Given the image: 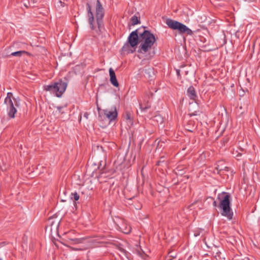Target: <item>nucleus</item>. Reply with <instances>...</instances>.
<instances>
[{
    "label": "nucleus",
    "instance_id": "obj_22",
    "mask_svg": "<svg viewBox=\"0 0 260 260\" xmlns=\"http://www.w3.org/2000/svg\"><path fill=\"white\" fill-rule=\"evenodd\" d=\"M124 118L127 121H128V120H129L130 121H132L131 116V114L129 112H126L125 115L124 116Z\"/></svg>",
    "mask_w": 260,
    "mask_h": 260
},
{
    "label": "nucleus",
    "instance_id": "obj_8",
    "mask_svg": "<svg viewBox=\"0 0 260 260\" xmlns=\"http://www.w3.org/2000/svg\"><path fill=\"white\" fill-rule=\"evenodd\" d=\"M99 110V117L101 120H108L109 121L115 120L118 115L117 111L115 107H113L111 109H105L103 111Z\"/></svg>",
    "mask_w": 260,
    "mask_h": 260
},
{
    "label": "nucleus",
    "instance_id": "obj_17",
    "mask_svg": "<svg viewBox=\"0 0 260 260\" xmlns=\"http://www.w3.org/2000/svg\"><path fill=\"white\" fill-rule=\"evenodd\" d=\"M137 255L144 260H146L147 255L144 252L140 251H138L136 253Z\"/></svg>",
    "mask_w": 260,
    "mask_h": 260
},
{
    "label": "nucleus",
    "instance_id": "obj_9",
    "mask_svg": "<svg viewBox=\"0 0 260 260\" xmlns=\"http://www.w3.org/2000/svg\"><path fill=\"white\" fill-rule=\"evenodd\" d=\"M152 93H146L139 100V106L142 111H145L151 107L150 99Z\"/></svg>",
    "mask_w": 260,
    "mask_h": 260
},
{
    "label": "nucleus",
    "instance_id": "obj_7",
    "mask_svg": "<svg viewBox=\"0 0 260 260\" xmlns=\"http://www.w3.org/2000/svg\"><path fill=\"white\" fill-rule=\"evenodd\" d=\"M166 24L168 27L174 30H177L180 33H186L187 35H192V31L185 25L170 18L167 19Z\"/></svg>",
    "mask_w": 260,
    "mask_h": 260
},
{
    "label": "nucleus",
    "instance_id": "obj_14",
    "mask_svg": "<svg viewBox=\"0 0 260 260\" xmlns=\"http://www.w3.org/2000/svg\"><path fill=\"white\" fill-rule=\"evenodd\" d=\"M109 75L111 84L115 87H118L119 83L117 80L115 73L112 68H110L109 69Z\"/></svg>",
    "mask_w": 260,
    "mask_h": 260
},
{
    "label": "nucleus",
    "instance_id": "obj_20",
    "mask_svg": "<svg viewBox=\"0 0 260 260\" xmlns=\"http://www.w3.org/2000/svg\"><path fill=\"white\" fill-rule=\"evenodd\" d=\"M26 53L27 52L25 51H19L12 53L11 55L15 56H20L22 54Z\"/></svg>",
    "mask_w": 260,
    "mask_h": 260
},
{
    "label": "nucleus",
    "instance_id": "obj_12",
    "mask_svg": "<svg viewBox=\"0 0 260 260\" xmlns=\"http://www.w3.org/2000/svg\"><path fill=\"white\" fill-rule=\"evenodd\" d=\"M60 220L57 219H54L53 218H49L48 219V224L51 227V231L53 230H57L59 228V224Z\"/></svg>",
    "mask_w": 260,
    "mask_h": 260
},
{
    "label": "nucleus",
    "instance_id": "obj_24",
    "mask_svg": "<svg viewBox=\"0 0 260 260\" xmlns=\"http://www.w3.org/2000/svg\"><path fill=\"white\" fill-rule=\"evenodd\" d=\"M197 115V111H195L193 113H189V115L190 116H195V115Z\"/></svg>",
    "mask_w": 260,
    "mask_h": 260
},
{
    "label": "nucleus",
    "instance_id": "obj_16",
    "mask_svg": "<svg viewBox=\"0 0 260 260\" xmlns=\"http://www.w3.org/2000/svg\"><path fill=\"white\" fill-rule=\"evenodd\" d=\"M153 120L157 122L158 124H162L164 122V118L160 115H157L153 117Z\"/></svg>",
    "mask_w": 260,
    "mask_h": 260
},
{
    "label": "nucleus",
    "instance_id": "obj_25",
    "mask_svg": "<svg viewBox=\"0 0 260 260\" xmlns=\"http://www.w3.org/2000/svg\"><path fill=\"white\" fill-rule=\"evenodd\" d=\"M83 116H84V117L85 118L87 119V118H88V116H89V114H88L87 112H85V113L84 114V115H83Z\"/></svg>",
    "mask_w": 260,
    "mask_h": 260
},
{
    "label": "nucleus",
    "instance_id": "obj_21",
    "mask_svg": "<svg viewBox=\"0 0 260 260\" xmlns=\"http://www.w3.org/2000/svg\"><path fill=\"white\" fill-rule=\"evenodd\" d=\"M71 195H72V198L74 199V200L75 201H78L79 200V196L76 192L72 193Z\"/></svg>",
    "mask_w": 260,
    "mask_h": 260
},
{
    "label": "nucleus",
    "instance_id": "obj_23",
    "mask_svg": "<svg viewBox=\"0 0 260 260\" xmlns=\"http://www.w3.org/2000/svg\"><path fill=\"white\" fill-rule=\"evenodd\" d=\"M233 154L234 155L235 157H238L241 156L242 155V153L240 152H238L237 150H234L233 152Z\"/></svg>",
    "mask_w": 260,
    "mask_h": 260
},
{
    "label": "nucleus",
    "instance_id": "obj_11",
    "mask_svg": "<svg viewBox=\"0 0 260 260\" xmlns=\"http://www.w3.org/2000/svg\"><path fill=\"white\" fill-rule=\"evenodd\" d=\"M121 223H117L120 231L124 234H129L131 231V227L123 219H119Z\"/></svg>",
    "mask_w": 260,
    "mask_h": 260
},
{
    "label": "nucleus",
    "instance_id": "obj_30",
    "mask_svg": "<svg viewBox=\"0 0 260 260\" xmlns=\"http://www.w3.org/2000/svg\"><path fill=\"white\" fill-rule=\"evenodd\" d=\"M160 161H158L157 162V163H156V165H159V163H160Z\"/></svg>",
    "mask_w": 260,
    "mask_h": 260
},
{
    "label": "nucleus",
    "instance_id": "obj_32",
    "mask_svg": "<svg viewBox=\"0 0 260 260\" xmlns=\"http://www.w3.org/2000/svg\"><path fill=\"white\" fill-rule=\"evenodd\" d=\"M188 131H189V132H193V130H192V129H188Z\"/></svg>",
    "mask_w": 260,
    "mask_h": 260
},
{
    "label": "nucleus",
    "instance_id": "obj_10",
    "mask_svg": "<svg viewBox=\"0 0 260 260\" xmlns=\"http://www.w3.org/2000/svg\"><path fill=\"white\" fill-rule=\"evenodd\" d=\"M86 240V239L82 238H78L72 237L70 236V233L68 234L67 239L66 240V242L70 245H77L81 243H83Z\"/></svg>",
    "mask_w": 260,
    "mask_h": 260
},
{
    "label": "nucleus",
    "instance_id": "obj_1",
    "mask_svg": "<svg viewBox=\"0 0 260 260\" xmlns=\"http://www.w3.org/2000/svg\"><path fill=\"white\" fill-rule=\"evenodd\" d=\"M87 15L88 17V22L90 28L94 30L96 34L100 35L103 29L104 25L103 19L104 16V8L99 0L96 1L95 18L96 21L94 20L93 15L91 12V6L89 4H86Z\"/></svg>",
    "mask_w": 260,
    "mask_h": 260
},
{
    "label": "nucleus",
    "instance_id": "obj_4",
    "mask_svg": "<svg viewBox=\"0 0 260 260\" xmlns=\"http://www.w3.org/2000/svg\"><path fill=\"white\" fill-rule=\"evenodd\" d=\"M67 87V83L59 80L57 82H52L49 85H45L43 89L46 91H49L51 93L55 94L57 97H61Z\"/></svg>",
    "mask_w": 260,
    "mask_h": 260
},
{
    "label": "nucleus",
    "instance_id": "obj_18",
    "mask_svg": "<svg viewBox=\"0 0 260 260\" xmlns=\"http://www.w3.org/2000/svg\"><path fill=\"white\" fill-rule=\"evenodd\" d=\"M131 20L133 25H135L140 23L139 20L136 16H133L131 18Z\"/></svg>",
    "mask_w": 260,
    "mask_h": 260
},
{
    "label": "nucleus",
    "instance_id": "obj_29",
    "mask_svg": "<svg viewBox=\"0 0 260 260\" xmlns=\"http://www.w3.org/2000/svg\"><path fill=\"white\" fill-rule=\"evenodd\" d=\"M31 2L33 3V4H35V3H36V0H31Z\"/></svg>",
    "mask_w": 260,
    "mask_h": 260
},
{
    "label": "nucleus",
    "instance_id": "obj_36",
    "mask_svg": "<svg viewBox=\"0 0 260 260\" xmlns=\"http://www.w3.org/2000/svg\"><path fill=\"white\" fill-rule=\"evenodd\" d=\"M0 260H2L1 258H0Z\"/></svg>",
    "mask_w": 260,
    "mask_h": 260
},
{
    "label": "nucleus",
    "instance_id": "obj_33",
    "mask_svg": "<svg viewBox=\"0 0 260 260\" xmlns=\"http://www.w3.org/2000/svg\"><path fill=\"white\" fill-rule=\"evenodd\" d=\"M60 4H61V6H62V2H61V1H60Z\"/></svg>",
    "mask_w": 260,
    "mask_h": 260
},
{
    "label": "nucleus",
    "instance_id": "obj_19",
    "mask_svg": "<svg viewBox=\"0 0 260 260\" xmlns=\"http://www.w3.org/2000/svg\"><path fill=\"white\" fill-rule=\"evenodd\" d=\"M62 107H57L56 108V110L55 111V114L57 116H59L60 115L64 113V111H62Z\"/></svg>",
    "mask_w": 260,
    "mask_h": 260
},
{
    "label": "nucleus",
    "instance_id": "obj_13",
    "mask_svg": "<svg viewBox=\"0 0 260 260\" xmlns=\"http://www.w3.org/2000/svg\"><path fill=\"white\" fill-rule=\"evenodd\" d=\"M223 164L224 162L222 161H219L215 168L217 173L220 175H222V173H223L224 172H228L230 170L229 167L224 166Z\"/></svg>",
    "mask_w": 260,
    "mask_h": 260
},
{
    "label": "nucleus",
    "instance_id": "obj_28",
    "mask_svg": "<svg viewBox=\"0 0 260 260\" xmlns=\"http://www.w3.org/2000/svg\"><path fill=\"white\" fill-rule=\"evenodd\" d=\"M6 244L5 242H2L0 243V246H3Z\"/></svg>",
    "mask_w": 260,
    "mask_h": 260
},
{
    "label": "nucleus",
    "instance_id": "obj_6",
    "mask_svg": "<svg viewBox=\"0 0 260 260\" xmlns=\"http://www.w3.org/2000/svg\"><path fill=\"white\" fill-rule=\"evenodd\" d=\"M224 197L220 201L219 207L222 209L221 214L231 219L233 217V212L230 207V195L226 192H222Z\"/></svg>",
    "mask_w": 260,
    "mask_h": 260
},
{
    "label": "nucleus",
    "instance_id": "obj_2",
    "mask_svg": "<svg viewBox=\"0 0 260 260\" xmlns=\"http://www.w3.org/2000/svg\"><path fill=\"white\" fill-rule=\"evenodd\" d=\"M140 35V46L138 52L146 53L150 50L154 44L156 39L153 34L149 31L144 30Z\"/></svg>",
    "mask_w": 260,
    "mask_h": 260
},
{
    "label": "nucleus",
    "instance_id": "obj_27",
    "mask_svg": "<svg viewBox=\"0 0 260 260\" xmlns=\"http://www.w3.org/2000/svg\"><path fill=\"white\" fill-rule=\"evenodd\" d=\"M213 205L214 206V207H216L217 206V203L215 201H214L213 203Z\"/></svg>",
    "mask_w": 260,
    "mask_h": 260
},
{
    "label": "nucleus",
    "instance_id": "obj_31",
    "mask_svg": "<svg viewBox=\"0 0 260 260\" xmlns=\"http://www.w3.org/2000/svg\"><path fill=\"white\" fill-rule=\"evenodd\" d=\"M73 249L74 250H78L79 249V248H73Z\"/></svg>",
    "mask_w": 260,
    "mask_h": 260
},
{
    "label": "nucleus",
    "instance_id": "obj_35",
    "mask_svg": "<svg viewBox=\"0 0 260 260\" xmlns=\"http://www.w3.org/2000/svg\"><path fill=\"white\" fill-rule=\"evenodd\" d=\"M167 260H170V259H168V257L167 258Z\"/></svg>",
    "mask_w": 260,
    "mask_h": 260
},
{
    "label": "nucleus",
    "instance_id": "obj_15",
    "mask_svg": "<svg viewBox=\"0 0 260 260\" xmlns=\"http://www.w3.org/2000/svg\"><path fill=\"white\" fill-rule=\"evenodd\" d=\"M187 94L190 99L195 100L197 97V94L193 86H191L188 88Z\"/></svg>",
    "mask_w": 260,
    "mask_h": 260
},
{
    "label": "nucleus",
    "instance_id": "obj_5",
    "mask_svg": "<svg viewBox=\"0 0 260 260\" xmlns=\"http://www.w3.org/2000/svg\"><path fill=\"white\" fill-rule=\"evenodd\" d=\"M141 33L139 32V29L132 31L129 35L127 42L123 46L122 50L123 51H126L127 53H133L135 49H132L137 46L139 42L140 43V35Z\"/></svg>",
    "mask_w": 260,
    "mask_h": 260
},
{
    "label": "nucleus",
    "instance_id": "obj_34",
    "mask_svg": "<svg viewBox=\"0 0 260 260\" xmlns=\"http://www.w3.org/2000/svg\"><path fill=\"white\" fill-rule=\"evenodd\" d=\"M240 151H241V152H242V151H243V149H240Z\"/></svg>",
    "mask_w": 260,
    "mask_h": 260
},
{
    "label": "nucleus",
    "instance_id": "obj_3",
    "mask_svg": "<svg viewBox=\"0 0 260 260\" xmlns=\"http://www.w3.org/2000/svg\"><path fill=\"white\" fill-rule=\"evenodd\" d=\"M4 104L6 106L8 116L10 118H14L17 112L16 108L19 106V99L15 98L12 92H8Z\"/></svg>",
    "mask_w": 260,
    "mask_h": 260
},
{
    "label": "nucleus",
    "instance_id": "obj_26",
    "mask_svg": "<svg viewBox=\"0 0 260 260\" xmlns=\"http://www.w3.org/2000/svg\"><path fill=\"white\" fill-rule=\"evenodd\" d=\"M169 254H170V257H176V255H174L173 254H172V252H169Z\"/></svg>",
    "mask_w": 260,
    "mask_h": 260
}]
</instances>
